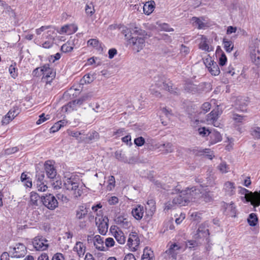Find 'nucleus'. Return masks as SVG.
<instances>
[{
	"label": "nucleus",
	"instance_id": "obj_16",
	"mask_svg": "<svg viewBox=\"0 0 260 260\" xmlns=\"http://www.w3.org/2000/svg\"><path fill=\"white\" fill-rule=\"evenodd\" d=\"M99 135L98 133L95 131H92L88 133V134H85L84 132L83 136H81L80 138V142H85V143H89L92 141H95L99 139Z\"/></svg>",
	"mask_w": 260,
	"mask_h": 260
},
{
	"label": "nucleus",
	"instance_id": "obj_18",
	"mask_svg": "<svg viewBox=\"0 0 260 260\" xmlns=\"http://www.w3.org/2000/svg\"><path fill=\"white\" fill-rule=\"evenodd\" d=\"M188 203L185 194H182V190L179 194L177 193L172 200V203L176 205L185 206Z\"/></svg>",
	"mask_w": 260,
	"mask_h": 260
},
{
	"label": "nucleus",
	"instance_id": "obj_12",
	"mask_svg": "<svg viewBox=\"0 0 260 260\" xmlns=\"http://www.w3.org/2000/svg\"><path fill=\"white\" fill-rule=\"evenodd\" d=\"M44 169L47 178L53 179L56 177L57 172L52 161L47 160L45 162Z\"/></svg>",
	"mask_w": 260,
	"mask_h": 260
},
{
	"label": "nucleus",
	"instance_id": "obj_50",
	"mask_svg": "<svg viewBox=\"0 0 260 260\" xmlns=\"http://www.w3.org/2000/svg\"><path fill=\"white\" fill-rule=\"evenodd\" d=\"M162 146L164 147L166 153L172 152L174 150L173 145L169 142L164 144Z\"/></svg>",
	"mask_w": 260,
	"mask_h": 260
},
{
	"label": "nucleus",
	"instance_id": "obj_36",
	"mask_svg": "<svg viewBox=\"0 0 260 260\" xmlns=\"http://www.w3.org/2000/svg\"><path fill=\"white\" fill-rule=\"evenodd\" d=\"M67 123L64 120H60L56 122L50 128V133H55L57 132L62 126Z\"/></svg>",
	"mask_w": 260,
	"mask_h": 260
},
{
	"label": "nucleus",
	"instance_id": "obj_3",
	"mask_svg": "<svg viewBox=\"0 0 260 260\" xmlns=\"http://www.w3.org/2000/svg\"><path fill=\"white\" fill-rule=\"evenodd\" d=\"M154 82L155 85L158 88L168 91L171 93H177L175 91L176 88L173 87V84L170 81L167 82L166 78L162 75H159L155 77L154 78Z\"/></svg>",
	"mask_w": 260,
	"mask_h": 260
},
{
	"label": "nucleus",
	"instance_id": "obj_25",
	"mask_svg": "<svg viewBox=\"0 0 260 260\" xmlns=\"http://www.w3.org/2000/svg\"><path fill=\"white\" fill-rule=\"evenodd\" d=\"M248 105V102L245 99L242 98H238L236 102V108L242 111H246V107Z\"/></svg>",
	"mask_w": 260,
	"mask_h": 260
},
{
	"label": "nucleus",
	"instance_id": "obj_34",
	"mask_svg": "<svg viewBox=\"0 0 260 260\" xmlns=\"http://www.w3.org/2000/svg\"><path fill=\"white\" fill-rule=\"evenodd\" d=\"M88 97L87 96H83L79 99L75 100L74 101H73L72 102H70L68 104V107H69L70 108H73V106L78 105H82L84 102H85L86 100H87Z\"/></svg>",
	"mask_w": 260,
	"mask_h": 260
},
{
	"label": "nucleus",
	"instance_id": "obj_1",
	"mask_svg": "<svg viewBox=\"0 0 260 260\" xmlns=\"http://www.w3.org/2000/svg\"><path fill=\"white\" fill-rule=\"evenodd\" d=\"M249 51L252 61L257 66L260 67V40L257 38H252L249 43Z\"/></svg>",
	"mask_w": 260,
	"mask_h": 260
},
{
	"label": "nucleus",
	"instance_id": "obj_64",
	"mask_svg": "<svg viewBox=\"0 0 260 260\" xmlns=\"http://www.w3.org/2000/svg\"><path fill=\"white\" fill-rule=\"evenodd\" d=\"M99 44V41L94 39H91L88 41L87 44L88 46L93 47H98Z\"/></svg>",
	"mask_w": 260,
	"mask_h": 260
},
{
	"label": "nucleus",
	"instance_id": "obj_14",
	"mask_svg": "<svg viewBox=\"0 0 260 260\" xmlns=\"http://www.w3.org/2000/svg\"><path fill=\"white\" fill-rule=\"evenodd\" d=\"M25 246L21 243L17 244L13 248V255L14 257L20 258L24 257L26 254Z\"/></svg>",
	"mask_w": 260,
	"mask_h": 260
},
{
	"label": "nucleus",
	"instance_id": "obj_61",
	"mask_svg": "<svg viewBox=\"0 0 260 260\" xmlns=\"http://www.w3.org/2000/svg\"><path fill=\"white\" fill-rule=\"evenodd\" d=\"M114 244L115 241L112 238H108L105 240V245L107 247H112Z\"/></svg>",
	"mask_w": 260,
	"mask_h": 260
},
{
	"label": "nucleus",
	"instance_id": "obj_40",
	"mask_svg": "<svg viewBox=\"0 0 260 260\" xmlns=\"http://www.w3.org/2000/svg\"><path fill=\"white\" fill-rule=\"evenodd\" d=\"M218 169L221 173H226L229 172L230 168L225 162H222L218 166Z\"/></svg>",
	"mask_w": 260,
	"mask_h": 260
},
{
	"label": "nucleus",
	"instance_id": "obj_57",
	"mask_svg": "<svg viewBox=\"0 0 260 260\" xmlns=\"http://www.w3.org/2000/svg\"><path fill=\"white\" fill-rule=\"evenodd\" d=\"M145 139L142 137H139L136 138L134 140V143L138 146H142L145 143Z\"/></svg>",
	"mask_w": 260,
	"mask_h": 260
},
{
	"label": "nucleus",
	"instance_id": "obj_22",
	"mask_svg": "<svg viewBox=\"0 0 260 260\" xmlns=\"http://www.w3.org/2000/svg\"><path fill=\"white\" fill-rule=\"evenodd\" d=\"M209 137V143L211 145L216 144L222 140V137L220 133L215 130L211 131Z\"/></svg>",
	"mask_w": 260,
	"mask_h": 260
},
{
	"label": "nucleus",
	"instance_id": "obj_33",
	"mask_svg": "<svg viewBox=\"0 0 260 260\" xmlns=\"http://www.w3.org/2000/svg\"><path fill=\"white\" fill-rule=\"evenodd\" d=\"M200 199H203L206 202H210L212 199V194L210 191H207L203 188L201 191V197Z\"/></svg>",
	"mask_w": 260,
	"mask_h": 260
},
{
	"label": "nucleus",
	"instance_id": "obj_53",
	"mask_svg": "<svg viewBox=\"0 0 260 260\" xmlns=\"http://www.w3.org/2000/svg\"><path fill=\"white\" fill-rule=\"evenodd\" d=\"M239 193H240L241 194L245 195L244 198H245L247 201L248 200L247 197L250 195V192L251 191H249L248 189L242 187H239Z\"/></svg>",
	"mask_w": 260,
	"mask_h": 260
},
{
	"label": "nucleus",
	"instance_id": "obj_32",
	"mask_svg": "<svg viewBox=\"0 0 260 260\" xmlns=\"http://www.w3.org/2000/svg\"><path fill=\"white\" fill-rule=\"evenodd\" d=\"M39 195L35 192H31L30 196V203L32 206L39 205Z\"/></svg>",
	"mask_w": 260,
	"mask_h": 260
},
{
	"label": "nucleus",
	"instance_id": "obj_5",
	"mask_svg": "<svg viewBox=\"0 0 260 260\" xmlns=\"http://www.w3.org/2000/svg\"><path fill=\"white\" fill-rule=\"evenodd\" d=\"M43 205L49 210H54L58 207V202L56 198L52 194H47L41 198Z\"/></svg>",
	"mask_w": 260,
	"mask_h": 260
},
{
	"label": "nucleus",
	"instance_id": "obj_38",
	"mask_svg": "<svg viewBox=\"0 0 260 260\" xmlns=\"http://www.w3.org/2000/svg\"><path fill=\"white\" fill-rule=\"evenodd\" d=\"M250 134L254 138L260 139V127H252L250 130Z\"/></svg>",
	"mask_w": 260,
	"mask_h": 260
},
{
	"label": "nucleus",
	"instance_id": "obj_48",
	"mask_svg": "<svg viewBox=\"0 0 260 260\" xmlns=\"http://www.w3.org/2000/svg\"><path fill=\"white\" fill-rule=\"evenodd\" d=\"M199 134L202 137H206L209 136L211 131L209 129L206 128L205 127H200L198 129Z\"/></svg>",
	"mask_w": 260,
	"mask_h": 260
},
{
	"label": "nucleus",
	"instance_id": "obj_11",
	"mask_svg": "<svg viewBox=\"0 0 260 260\" xmlns=\"http://www.w3.org/2000/svg\"><path fill=\"white\" fill-rule=\"evenodd\" d=\"M47 240L39 236L35 237L32 241L34 247L38 251H43L47 249L48 245Z\"/></svg>",
	"mask_w": 260,
	"mask_h": 260
},
{
	"label": "nucleus",
	"instance_id": "obj_13",
	"mask_svg": "<svg viewBox=\"0 0 260 260\" xmlns=\"http://www.w3.org/2000/svg\"><path fill=\"white\" fill-rule=\"evenodd\" d=\"M139 244L140 239L138 234L136 232L130 233L127 240V246L132 249L133 251H136Z\"/></svg>",
	"mask_w": 260,
	"mask_h": 260
},
{
	"label": "nucleus",
	"instance_id": "obj_15",
	"mask_svg": "<svg viewBox=\"0 0 260 260\" xmlns=\"http://www.w3.org/2000/svg\"><path fill=\"white\" fill-rule=\"evenodd\" d=\"M219 111L218 110H212L207 116L206 120L208 124H212L214 126L218 127L219 126V122L217 121L218 118Z\"/></svg>",
	"mask_w": 260,
	"mask_h": 260
},
{
	"label": "nucleus",
	"instance_id": "obj_26",
	"mask_svg": "<svg viewBox=\"0 0 260 260\" xmlns=\"http://www.w3.org/2000/svg\"><path fill=\"white\" fill-rule=\"evenodd\" d=\"M207 42V38L204 36H202L201 42L199 44V47L203 50L210 52L213 50V48L212 47H209Z\"/></svg>",
	"mask_w": 260,
	"mask_h": 260
},
{
	"label": "nucleus",
	"instance_id": "obj_8",
	"mask_svg": "<svg viewBox=\"0 0 260 260\" xmlns=\"http://www.w3.org/2000/svg\"><path fill=\"white\" fill-rule=\"evenodd\" d=\"M128 42L137 52L140 51L145 46V39L142 37H132L128 40Z\"/></svg>",
	"mask_w": 260,
	"mask_h": 260
},
{
	"label": "nucleus",
	"instance_id": "obj_27",
	"mask_svg": "<svg viewBox=\"0 0 260 260\" xmlns=\"http://www.w3.org/2000/svg\"><path fill=\"white\" fill-rule=\"evenodd\" d=\"M208 235V230L207 229L205 224H202L200 225L197 231V237L202 238L206 237Z\"/></svg>",
	"mask_w": 260,
	"mask_h": 260
},
{
	"label": "nucleus",
	"instance_id": "obj_52",
	"mask_svg": "<svg viewBox=\"0 0 260 260\" xmlns=\"http://www.w3.org/2000/svg\"><path fill=\"white\" fill-rule=\"evenodd\" d=\"M36 186L38 190L40 191H45L48 188L47 185L45 184L44 182H42L40 183L36 182Z\"/></svg>",
	"mask_w": 260,
	"mask_h": 260
},
{
	"label": "nucleus",
	"instance_id": "obj_58",
	"mask_svg": "<svg viewBox=\"0 0 260 260\" xmlns=\"http://www.w3.org/2000/svg\"><path fill=\"white\" fill-rule=\"evenodd\" d=\"M190 52V49L189 48L182 44L181 45V48H180V53L184 56H186V55H187Z\"/></svg>",
	"mask_w": 260,
	"mask_h": 260
},
{
	"label": "nucleus",
	"instance_id": "obj_20",
	"mask_svg": "<svg viewBox=\"0 0 260 260\" xmlns=\"http://www.w3.org/2000/svg\"><path fill=\"white\" fill-rule=\"evenodd\" d=\"M181 247L176 243L172 244L168 250H166V253L169 255L171 257L176 259L178 253H179Z\"/></svg>",
	"mask_w": 260,
	"mask_h": 260
},
{
	"label": "nucleus",
	"instance_id": "obj_9",
	"mask_svg": "<svg viewBox=\"0 0 260 260\" xmlns=\"http://www.w3.org/2000/svg\"><path fill=\"white\" fill-rule=\"evenodd\" d=\"M40 73H42L43 79H46L47 82H50L55 77V72L49 67L48 64H45L41 67Z\"/></svg>",
	"mask_w": 260,
	"mask_h": 260
},
{
	"label": "nucleus",
	"instance_id": "obj_31",
	"mask_svg": "<svg viewBox=\"0 0 260 260\" xmlns=\"http://www.w3.org/2000/svg\"><path fill=\"white\" fill-rule=\"evenodd\" d=\"M74 49V43L71 41H68L61 47V51L64 53H69L73 51Z\"/></svg>",
	"mask_w": 260,
	"mask_h": 260
},
{
	"label": "nucleus",
	"instance_id": "obj_41",
	"mask_svg": "<svg viewBox=\"0 0 260 260\" xmlns=\"http://www.w3.org/2000/svg\"><path fill=\"white\" fill-rule=\"evenodd\" d=\"M17 69L16 68V63L15 62L14 64H11L9 67V72L11 76L15 78L17 75Z\"/></svg>",
	"mask_w": 260,
	"mask_h": 260
},
{
	"label": "nucleus",
	"instance_id": "obj_51",
	"mask_svg": "<svg viewBox=\"0 0 260 260\" xmlns=\"http://www.w3.org/2000/svg\"><path fill=\"white\" fill-rule=\"evenodd\" d=\"M14 118H13L11 115H8V113L7 114V115L3 117L2 120V125H7L10 121H11Z\"/></svg>",
	"mask_w": 260,
	"mask_h": 260
},
{
	"label": "nucleus",
	"instance_id": "obj_10",
	"mask_svg": "<svg viewBox=\"0 0 260 260\" xmlns=\"http://www.w3.org/2000/svg\"><path fill=\"white\" fill-rule=\"evenodd\" d=\"M110 232L114 237L116 241L120 244H123L125 242L126 238L123 233L116 226H112L110 228Z\"/></svg>",
	"mask_w": 260,
	"mask_h": 260
},
{
	"label": "nucleus",
	"instance_id": "obj_19",
	"mask_svg": "<svg viewBox=\"0 0 260 260\" xmlns=\"http://www.w3.org/2000/svg\"><path fill=\"white\" fill-rule=\"evenodd\" d=\"M223 190L225 194L229 196H232L236 193V186L234 182L226 181L224 183Z\"/></svg>",
	"mask_w": 260,
	"mask_h": 260
},
{
	"label": "nucleus",
	"instance_id": "obj_55",
	"mask_svg": "<svg viewBox=\"0 0 260 260\" xmlns=\"http://www.w3.org/2000/svg\"><path fill=\"white\" fill-rule=\"evenodd\" d=\"M159 26L161 30H164L165 31H174V29L173 28L170 27L169 24L167 23H162L160 24Z\"/></svg>",
	"mask_w": 260,
	"mask_h": 260
},
{
	"label": "nucleus",
	"instance_id": "obj_47",
	"mask_svg": "<svg viewBox=\"0 0 260 260\" xmlns=\"http://www.w3.org/2000/svg\"><path fill=\"white\" fill-rule=\"evenodd\" d=\"M84 131H70L69 132L70 136L76 138L77 140L80 141V138L81 136H83Z\"/></svg>",
	"mask_w": 260,
	"mask_h": 260
},
{
	"label": "nucleus",
	"instance_id": "obj_46",
	"mask_svg": "<svg viewBox=\"0 0 260 260\" xmlns=\"http://www.w3.org/2000/svg\"><path fill=\"white\" fill-rule=\"evenodd\" d=\"M89 107L92 108V111L96 113L102 111V108L100 105L97 103H91L89 104Z\"/></svg>",
	"mask_w": 260,
	"mask_h": 260
},
{
	"label": "nucleus",
	"instance_id": "obj_39",
	"mask_svg": "<svg viewBox=\"0 0 260 260\" xmlns=\"http://www.w3.org/2000/svg\"><path fill=\"white\" fill-rule=\"evenodd\" d=\"M94 80V77L93 75H91L90 74H87L85 75L82 79L81 80V82L82 84L84 83H90Z\"/></svg>",
	"mask_w": 260,
	"mask_h": 260
},
{
	"label": "nucleus",
	"instance_id": "obj_24",
	"mask_svg": "<svg viewBox=\"0 0 260 260\" xmlns=\"http://www.w3.org/2000/svg\"><path fill=\"white\" fill-rule=\"evenodd\" d=\"M77 30V27L73 25H66L61 27L59 33L60 34H67L68 35L75 32Z\"/></svg>",
	"mask_w": 260,
	"mask_h": 260
},
{
	"label": "nucleus",
	"instance_id": "obj_62",
	"mask_svg": "<svg viewBox=\"0 0 260 260\" xmlns=\"http://www.w3.org/2000/svg\"><path fill=\"white\" fill-rule=\"evenodd\" d=\"M227 58L225 54L222 52L219 60V64L220 66H223L226 62Z\"/></svg>",
	"mask_w": 260,
	"mask_h": 260
},
{
	"label": "nucleus",
	"instance_id": "obj_43",
	"mask_svg": "<svg viewBox=\"0 0 260 260\" xmlns=\"http://www.w3.org/2000/svg\"><path fill=\"white\" fill-rule=\"evenodd\" d=\"M36 182H45V173L43 171H38L36 174Z\"/></svg>",
	"mask_w": 260,
	"mask_h": 260
},
{
	"label": "nucleus",
	"instance_id": "obj_2",
	"mask_svg": "<svg viewBox=\"0 0 260 260\" xmlns=\"http://www.w3.org/2000/svg\"><path fill=\"white\" fill-rule=\"evenodd\" d=\"M155 208H152L150 211H146L144 215V218L146 220H150L152 216ZM144 207L141 205H138L135 207L133 208L132 211V214L133 217L138 220H141L144 216Z\"/></svg>",
	"mask_w": 260,
	"mask_h": 260
},
{
	"label": "nucleus",
	"instance_id": "obj_54",
	"mask_svg": "<svg viewBox=\"0 0 260 260\" xmlns=\"http://www.w3.org/2000/svg\"><path fill=\"white\" fill-rule=\"evenodd\" d=\"M115 157L119 161L126 162V158L122 154L121 151H117L115 153Z\"/></svg>",
	"mask_w": 260,
	"mask_h": 260
},
{
	"label": "nucleus",
	"instance_id": "obj_21",
	"mask_svg": "<svg viewBox=\"0 0 260 260\" xmlns=\"http://www.w3.org/2000/svg\"><path fill=\"white\" fill-rule=\"evenodd\" d=\"M88 213V210L84 205L79 206L76 211L75 218L76 220L85 218Z\"/></svg>",
	"mask_w": 260,
	"mask_h": 260
},
{
	"label": "nucleus",
	"instance_id": "obj_4",
	"mask_svg": "<svg viewBox=\"0 0 260 260\" xmlns=\"http://www.w3.org/2000/svg\"><path fill=\"white\" fill-rule=\"evenodd\" d=\"M75 178H68L64 181V185L68 190L73 191L75 197L78 198L82 193V190L79 187L78 182L75 181Z\"/></svg>",
	"mask_w": 260,
	"mask_h": 260
},
{
	"label": "nucleus",
	"instance_id": "obj_29",
	"mask_svg": "<svg viewBox=\"0 0 260 260\" xmlns=\"http://www.w3.org/2000/svg\"><path fill=\"white\" fill-rule=\"evenodd\" d=\"M74 250L76 251L79 256H82L85 252V247L83 243L81 242H77L76 246L74 247Z\"/></svg>",
	"mask_w": 260,
	"mask_h": 260
},
{
	"label": "nucleus",
	"instance_id": "obj_17",
	"mask_svg": "<svg viewBox=\"0 0 260 260\" xmlns=\"http://www.w3.org/2000/svg\"><path fill=\"white\" fill-rule=\"evenodd\" d=\"M247 202H250L254 207H258L260 205V190L250 192V195L247 197Z\"/></svg>",
	"mask_w": 260,
	"mask_h": 260
},
{
	"label": "nucleus",
	"instance_id": "obj_6",
	"mask_svg": "<svg viewBox=\"0 0 260 260\" xmlns=\"http://www.w3.org/2000/svg\"><path fill=\"white\" fill-rule=\"evenodd\" d=\"M202 189H200L196 187L191 188H187L184 190H182V194H185L186 200L188 202L194 201L196 199H200L201 197Z\"/></svg>",
	"mask_w": 260,
	"mask_h": 260
},
{
	"label": "nucleus",
	"instance_id": "obj_49",
	"mask_svg": "<svg viewBox=\"0 0 260 260\" xmlns=\"http://www.w3.org/2000/svg\"><path fill=\"white\" fill-rule=\"evenodd\" d=\"M49 117L50 116L49 115H47L46 116H45V114L42 113L39 116V119L37 121L36 124L38 125L40 124L48 119Z\"/></svg>",
	"mask_w": 260,
	"mask_h": 260
},
{
	"label": "nucleus",
	"instance_id": "obj_60",
	"mask_svg": "<svg viewBox=\"0 0 260 260\" xmlns=\"http://www.w3.org/2000/svg\"><path fill=\"white\" fill-rule=\"evenodd\" d=\"M207 68H208V70H210V69L211 68V67L214 66V64L216 63V62H214L213 60H211V58H207L206 59L205 62H204Z\"/></svg>",
	"mask_w": 260,
	"mask_h": 260
},
{
	"label": "nucleus",
	"instance_id": "obj_23",
	"mask_svg": "<svg viewBox=\"0 0 260 260\" xmlns=\"http://www.w3.org/2000/svg\"><path fill=\"white\" fill-rule=\"evenodd\" d=\"M104 240L100 235H96L94 237V245L95 248L100 251H105V248L104 246Z\"/></svg>",
	"mask_w": 260,
	"mask_h": 260
},
{
	"label": "nucleus",
	"instance_id": "obj_45",
	"mask_svg": "<svg viewBox=\"0 0 260 260\" xmlns=\"http://www.w3.org/2000/svg\"><path fill=\"white\" fill-rule=\"evenodd\" d=\"M20 113V109L18 106H14L8 112V115H11L13 118L17 116Z\"/></svg>",
	"mask_w": 260,
	"mask_h": 260
},
{
	"label": "nucleus",
	"instance_id": "obj_35",
	"mask_svg": "<svg viewBox=\"0 0 260 260\" xmlns=\"http://www.w3.org/2000/svg\"><path fill=\"white\" fill-rule=\"evenodd\" d=\"M247 222L250 226H255L258 222V218L256 215L253 213L250 214L247 218Z\"/></svg>",
	"mask_w": 260,
	"mask_h": 260
},
{
	"label": "nucleus",
	"instance_id": "obj_59",
	"mask_svg": "<svg viewBox=\"0 0 260 260\" xmlns=\"http://www.w3.org/2000/svg\"><path fill=\"white\" fill-rule=\"evenodd\" d=\"M227 210L231 211L230 216L232 217L236 216V208L234 204H231L227 207Z\"/></svg>",
	"mask_w": 260,
	"mask_h": 260
},
{
	"label": "nucleus",
	"instance_id": "obj_42",
	"mask_svg": "<svg viewBox=\"0 0 260 260\" xmlns=\"http://www.w3.org/2000/svg\"><path fill=\"white\" fill-rule=\"evenodd\" d=\"M78 221V225L80 229H85L88 226V221L87 219L85 218L83 219L77 220Z\"/></svg>",
	"mask_w": 260,
	"mask_h": 260
},
{
	"label": "nucleus",
	"instance_id": "obj_30",
	"mask_svg": "<svg viewBox=\"0 0 260 260\" xmlns=\"http://www.w3.org/2000/svg\"><path fill=\"white\" fill-rule=\"evenodd\" d=\"M191 21L193 25L197 27L199 29H204L207 26L206 24L198 17H193Z\"/></svg>",
	"mask_w": 260,
	"mask_h": 260
},
{
	"label": "nucleus",
	"instance_id": "obj_56",
	"mask_svg": "<svg viewBox=\"0 0 260 260\" xmlns=\"http://www.w3.org/2000/svg\"><path fill=\"white\" fill-rule=\"evenodd\" d=\"M153 257L152 251L150 249H148V247H146L144 249L143 254L142 257Z\"/></svg>",
	"mask_w": 260,
	"mask_h": 260
},
{
	"label": "nucleus",
	"instance_id": "obj_44",
	"mask_svg": "<svg viewBox=\"0 0 260 260\" xmlns=\"http://www.w3.org/2000/svg\"><path fill=\"white\" fill-rule=\"evenodd\" d=\"M209 71L212 75L214 76L218 75L220 73L219 68L216 63L214 64V66H213L209 70Z\"/></svg>",
	"mask_w": 260,
	"mask_h": 260
},
{
	"label": "nucleus",
	"instance_id": "obj_63",
	"mask_svg": "<svg viewBox=\"0 0 260 260\" xmlns=\"http://www.w3.org/2000/svg\"><path fill=\"white\" fill-rule=\"evenodd\" d=\"M133 31L134 33L141 36H145L147 35V32L145 30H142L137 27H135Z\"/></svg>",
	"mask_w": 260,
	"mask_h": 260
},
{
	"label": "nucleus",
	"instance_id": "obj_7",
	"mask_svg": "<svg viewBox=\"0 0 260 260\" xmlns=\"http://www.w3.org/2000/svg\"><path fill=\"white\" fill-rule=\"evenodd\" d=\"M95 220L99 233L102 235H105L108 229V218L106 216H98L95 217Z\"/></svg>",
	"mask_w": 260,
	"mask_h": 260
},
{
	"label": "nucleus",
	"instance_id": "obj_37",
	"mask_svg": "<svg viewBox=\"0 0 260 260\" xmlns=\"http://www.w3.org/2000/svg\"><path fill=\"white\" fill-rule=\"evenodd\" d=\"M223 42L224 44V48L226 52H231L234 47V44L233 42L231 41H227L225 39H224L223 40Z\"/></svg>",
	"mask_w": 260,
	"mask_h": 260
},
{
	"label": "nucleus",
	"instance_id": "obj_28",
	"mask_svg": "<svg viewBox=\"0 0 260 260\" xmlns=\"http://www.w3.org/2000/svg\"><path fill=\"white\" fill-rule=\"evenodd\" d=\"M154 2L153 1L146 2L143 6L144 13L147 15L150 14L154 10Z\"/></svg>",
	"mask_w": 260,
	"mask_h": 260
}]
</instances>
